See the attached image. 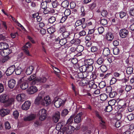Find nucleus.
I'll use <instances>...</instances> for the list:
<instances>
[{
    "label": "nucleus",
    "mask_w": 134,
    "mask_h": 134,
    "mask_svg": "<svg viewBox=\"0 0 134 134\" xmlns=\"http://www.w3.org/2000/svg\"><path fill=\"white\" fill-rule=\"evenodd\" d=\"M127 118L128 119L130 120L131 121L134 118V116L133 114H131L128 115L127 116Z\"/></svg>",
    "instance_id": "obj_54"
},
{
    "label": "nucleus",
    "mask_w": 134,
    "mask_h": 134,
    "mask_svg": "<svg viewBox=\"0 0 134 134\" xmlns=\"http://www.w3.org/2000/svg\"><path fill=\"white\" fill-rule=\"evenodd\" d=\"M100 1L99 0H96L93 3L89 5L90 8L92 10L95 8L97 5H99Z\"/></svg>",
    "instance_id": "obj_20"
},
{
    "label": "nucleus",
    "mask_w": 134,
    "mask_h": 134,
    "mask_svg": "<svg viewBox=\"0 0 134 134\" xmlns=\"http://www.w3.org/2000/svg\"><path fill=\"white\" fill-rule=\"evenodd\" d=\"M90 72L88 73L86 71L83 72V78H86L87 79H90Z\"/></svg>",
    "instance_id": "obj_42"
},
{
    "label": "nucleus",
    "mask_w": 134,
    "mask_h": 134,
    "mask_svg": "<svg viewBox=\"0 0 134 134\" xmlns=\"http://www.w3.org/2000/svg\"><path fill=\"white\" fill-rule=\"evenodd\" d=\"M133 68L131 67H128L126 70V72L127 74H131L132 72Z\"/></svg>",
    "instance_id": "obj_45"
},
{
    "label": "nucleus",
    "mask_w": 134,
    "mask_h": 134,
    "mask_svg": "<svg viewBox=\"0 0 134 134\" xmlns=\"http://www.w3.org/2000/svg\"><path fill=\"white\" fill-rule=\"evenodd\" d=\"M87 67V71L89 72L92 71L93 69V66L92 65H86Z\"/></svg>",
    "instance_id": "obj_50"
},
{
    "label": "nucleus",
    "mask_w": 134,
    "mask_h": 134,
    "mask_svg": "<svg viewBox=\"0 0 134 134\" xmlns=\"http://www.w3.org/2000/svg\"><path fill=\"white\" fill-rule=\"evenodd\" d=\"M112 88L111 87H108L106 89V91L107 93H109V96L110 98L114 97L117 95V93L115 91H111Z\"/></svg>",
    "instance_id": "obj_8"
},
{
    "label": "nucleus",
    "mask_w": 134,
    "mask_h": 134,
    "mask_svg": "<svg viewBox=\"0 0 134 134\" xmlns=\"http://www.w3.org/2000/svg\"><path fill=\"white\" fill-rule=\"evenodd\" d=\"M110 53L109 49L108 48H105L103 50V55L104 57H107L109 55Z\"/></svg>",
    "instance_id": "obj_27"
},
{
    "label": "nucleus",
    "mask_w": 134,
    "mask_h": 134,
    "mask_svg": "<svg viewBox=\"0 0 134 134\" xmlns=\"http://www.w3.org/2000/svg\"><path fill=\"white\" fill-rule=\"evenodd\" d=\"M36 117V115L34 114H31L27 116H25L23 119L25 121H31L34 119Z\"/></svg>",
    "instance_id": "obj_18"
},
{
    "label": "nucleus",
    "mask_w": 134,
    "mask_h": 134,
    "mask_svg": "<svg viewBox=\"0 0 134 134\" xmlns=\"http://www.w3.org/2000/svg\"><path fill=\"white\" fill-rule=\"evenodd\" d=\"M76 48V51L80 54V55H81V52H82L84 49L83 47L81 45H79Z\"/></svg>",
    "instance_id": "obj_29"
},
{
    "label": "nucleus",
    "mask_w": 134,
    "mask_h": 134,
    "mask_svg": "<svg viewBox=\"0 0 134 134\" xmlns=\"http://www.w3.org/2000/svg\"><path fill=\"white\" fill-rule=\"evenodd\" d=\"M55 107L59 108L64 104V101L63 100L60 98H55L53 100Z\"/></svg>",
    "instance_id": "obj_4"
},
{
    "label": "nucleus",
    "mask_w": 134,
    "mask_h": 134,
    "mask_svg": "<svg viewBox=\"0 0 134 134\" xmlns=\"http://www.w3.org/2000/svg\"><path fill=\"white\" fill-rule=\"evenodd\" d=\"M119 48L117 47H115L113 49V53L115 55L118 54L119 53Z\"/></svg>",
    "instance_id": "obj_48"
},
{
    "label": "nucleus",
    "mask_w": 134,
    "mask_h": 134,
    "mask_svg": "<svg viewBox=\"0 0 134 134\" xmlns=\"http://www.w3.org/2000/svg\"><path fill=\"white\" fill-rule=\"evenodd\" d=\"M96 115L99 119L100 126L103 128L105 129L106 127V123L105 119L100 116L99 113L97 111L96 112Z\"/></svg>",
    "instance_id": "obj_2"
},
{
    "label": "nucleus",
    "mask_w": 134,
    "mask_h": 134,
    "mask_svg": "<svg viewBox=\"0 0 134 134\" xmlns=\"http://www.w3.org/2000/svg\"><path fill=\"white\" fill-rule=\"evenodd\" d=\"M9 96L5 94H2L0 96V101L2 103H6L8 99Z\"/></svg>",
    "instance_id": "obj_15"
},
{
    "label": "nucleus",
    "mask_w": 134,
    "mask_h": 134,
    "mask_svg": "<svg viewBox=\"0 0 134 134\" xmlns=\"http://www.w3.org/2000/svg\"><path fill=\"white\" fill-rule=\"evenodd\" d=\"M69 5V2L68 1L66 0L63 1L62 3V7L64 8H67Z\"/></svg>",
    "instance_id": "obj_34"
},
{
    "label": "nucleus",
    "mask_w": 134,
    "mask_h": 134,
    "mask_svg": "<svg viewBox=\"0 0 134 134\" xmlns=\"http://www.w3.org/2000/svg\"><path fill=\"white\" fill-rule=\"evenodd\" d=\"M47 3L49 2H46V1L42 2L41 4V7L43 9H45L46 8H47Z\"/></svg>",
    "instance_id": "obj_41"
},
{
    "label": "nucleus",
    "mask_w": 134,
    "mask_h": 134,
    "mask_svg": "<svg viewBox=\"0 0 134 134\" xmlns=\"http://www.w3.org/2000/svg\"><path fill=\"white\" fill-rule=\"evenodd\" d=\"M75 129L74 127L71 125L63 128V130H64L65 132L67 134H71Z\"/></svg>",
    "instance_id": "obj_7"
},
{
    "label": "nucleus",
    "mask_w": 134,
    "mask_h": 134,
    "mask_svg": "<svg viewBox=\"0 0 134 134\" xmlns=\"http://www.w3.org/2000/svg\"><path fill=\"white\" fill-rule=\"evenodd\" d=\"M25 95L24 93H21L17 95L16 99L18 102H22L25 99Z\"/></svg>",
    "instance_id": "obj_14"
},
{
    "label": "nucleus",
    "mask_w": 134,
    "mask_h": 134,
    "mask_svg": "<svg viewBox=\"0 0 134 134\" xmlns=\"http://www.w3.org/2000/svg\"><path fill=\"white\" fill-rule=\"evenodd\" d=\"M129 13L131 15L134 16V8H132L130 9Z\"/></svg>",
    "instance_id": "obj_64"
},
{
    "label": "nucleus",
    "mask_w": 134,
    "mask_h": 134,
    "mask_svg": "<svg viewBox=\"0 0 134 134\" xmlns=\"http://www.w3.org/2000/svg\"><path fill=\"white\" fill-rule=\"evenodd\" d=\"M10 112V109H8L2 108L0 110V114L2 116H4L9 114Z\"/></svg>",
    "instance_id": "obj_12"
},
{
    "label": "nucleus",
    "mask_w": 134,
    "mask_h": 134,
    "mask_svg": "<svg viewBox=\"0 0 134 134\" xmlns=\"http://www.w3.org/2000/svg\"><path fill=\"white\" fill-rule=\"evenodd\" d=\"M112 109L111 106V105H109L106 107L105 111L107 112H110L112 110Z\"/></svg>",
    "instance_id": "obj_53"
},
{
    "label": "nucleus",
    "mask_w": 134,
    "mask_h": 134,
    "mask_svg": "<svg viewBox=\"0 0 134 134\" xmlns=\"http://www.w3.org/2000/svg\"><path fill=\"white\" fill-rule=\"evenodd\" d=\"M100 69L102 72H105L107 70V68L106 65H102L100 67Z\"/></svg>",
    "instance_id": "obj_40"
},
{
    "label": "nucleus",
    "mask_w": 134,
    "mask_h": 134,
    "mask_svg": "<svg viewBox=\"0 0 134 134\" xmlns=\"http://www.w3.org/2000/svg\"><path fill=\"white\" fill-rule=\"evenodd\" d=\"M10 53V51L8 48L3 49L0 52L2 56H6L9 54Z\"/></svg>",
    "instance_id": "obj_23"
},
{
    "label": "nucleus",
    "mask_w": 134,
    "mask_h": 134,
    "mask_svg": "<svg viewBox=\"0 0 134 134\" xmlns=\"http://www.w3.org/2000/svg\"><path fill=\"white\" fill-rule=\"evenodd\" d=\"M31 45V43L29 42H28L25 45L23 46V48L27 49L29 48H30Z\"/></svg>",
    "instance_id": "obj_47"
},
{
    "label": "nucleus",
    "mask_w": 134,
    "mask_h": 134,
    "mask_svg": "<svg viewBox=\"0 0 134 134\" xmlns=\"http://www.w3.org/2000/svg\"><path fill=\"white\" fill-rule=\"evenodd\" d=\"M82 113L81 112L75 116L74 119V122L76 123H79L81 121V117L82 115Z\"/></svg>",
    "instance_id": "obj_17"
},
{
    "label": "nucleus",
    "mask_w": 134,
    "mask_h": 134,
    "mask_svg": "<svg viewBox=\"0 0 134 134\" xmlns=\"http://www.w3.org/2000/svg\"><path fill=\"white\" fill-rule=\"evenodd\" d=\"M79 69L81 72H83L87 70L86 65L85 64L81 66L79 68Z\"/></svg>",
    "instance_id": "obj_37"
},
{
    "label": "nucleus",
    "mask_w": 134,
    "mask_h": 134,
    "mask_svg": "<svg viewBox=\"0 0 134 134\" xmlns=\"http://www.w3.org/2000/svg\"><path fill=\"white\" fill-rule=\"evenodd\" d=\"M98 30L99 34H102L104 31V27H98Z\"/></svg>",
    "instance_id": "obj_63"
},
{
    "label": "nucleus",
    "mask_w": 134,
    "mask_h": 134,
    "mask_svg": "<svg viewBox=\"0 0 134 134\" xmlns=\"http://www.w3.org/2000/svg\"><path fill=\"white\" fill-rule=\"evenodd\" d=\"M100 99L103 101L106 100L107 98V96L105 94H100Z\"/></svg>",
    "instance_id": "obj_44"
},
{
    "label": "nucleus",
    "mask_w": 134,
    "mask_h": 134,
    "mask_svg": "<svg viewBox=\"0 0 134 134\" xmlns=\"http://www.w3.org/2000/svg\"><path fill=\"white\" fill-rule=\"evenodd\" d=\"M61 18L60 19V22L63 23L64 22L66 19H67V17L66 16H60Z\"/></svg>",
    "instance_id": "obj_62"
},
{
    "label": "nucleus",
    "mask_w": 134,
    "mask_h": 134,
    "mask_svg": "<svg viewBox=\"0 0 134 134\" xmlns=\"http://www.w3.org/2000/svg\"><path fill=\"white\" fill-rule=\"evenodd\" d=\"M14 102V99L13 98H9L8 97V99L6 103L7 105V106H9L13 104Z\"/></svg>",
    "instance_id": "obj_28"
},
{
    "label": "nucleus",
    "mask_w": 134,
    "mask_h": 134,
    "mask_svg": "<svg viewBox=\"0 0 134 134\" xmlns=\"http://www.w3.org/2000/svg\"><path fill=\"white\" fill-rule=\"evenodd\" d=\"M47 80V79L44 76L41 77H38L35 80V81H32V84H34L36 83V81L40 83H44Z\"/></svg>",
    "instance_id": "obj_10"
},
{
    "label": "nucleus",
    "mask_w": 134,
    "mask_h": 134,
    "mask_svg": "<svg viewBox=\"0 0 134 134\" xmlns=\"http://www.w3.org/2000/svg\"><path fill=\"white\" fill-rule=\"evenodd\" d=\"M88 83V81L85 79H83L79 82V85L81 86H86Z\"/></svg>",
    "instance_id": "obj_33"
},
{
    "label": "nucleus",
    "mask_w": 134,
    "mask_h": 134,
    "mask_svg": "<svg viewBox=\"0 0 134 134\" xmlns=\"http://www.w3.org/2000/svg\"><path fill=\"white\" fill-rule=\"evenodd\" d=\"M127 15L126 12H125L121 11L120 13V16L121 18H123Z\"/></svg>",
    "instance_id": "obj_58"
},
{
    "label": "nucleus",
    "mask_w": 134,
    "mask_h": 134,
    "mask_svg": "<svg viewBox=\"0 0 134 134\" xmlns=\"http://www.w3.org/2000/svg\"><path fill=\"white\" fill-rule=\"evenodd\" d=\"M69 35V32L67 31H64L62 34V36L63 37H64V38H66V37H68Z\"/></svg>",
    "instance_id": "obj_52"
},
{
    "label": "nucleus",
    "mask_w": 134,
    "mask_h": 134,
    "mask_svg": "<svg viewBox=\"0 0 134 134\" xmlns=\"http://www.w3.org/2000/svg\"><path fill=\"white\" fill-rule=\"evenodd\" d=\"M85 63L86 65H92L94 63L93 60L92 59H87L85 61Z\"/></svg>",
    "instance_id": "obj_31"
},
{
    "label": "nucleus",
    "mask_w": 134,
    "mask_h": 134,
    "mask_svg": "<svg viewBox=\"0 0 134 134\" xmlns=\"http://www.w3.org/2000/svg\"><path fill=\"white\" fill-rule=\"evenodd\" d=\"M85 21V19L84 18H82L81 19L77 20L75 23V25L77 27L80 26L83 23H84Z\"/></svg>",
    "instance_id": "obj_26"
},
{
    "label": "nucleus",
    "mask_w": 134,
    "mask_h": 134,
    "mask_svg": "<svg viewBox=\"0 0 134 134\" xmlns=\"http://www.w3.org/2000/svg\"><path fill=\"white\" fill-rule=\"evenodd\" d=\"M41 44L42 46V50L45 53L46 52L47 46L43 42H42Z\"/></svg>",
    "instance_id": "obj_59"
},
{
    "label": "nucleus",
    "mask_w": 134,
    "mask_h": 134,
    "mask_svg": "<svg viewBox=\"0 0 134 134\" xmlns=\"http://www.w3.org/2000/svg\"><path fill=\"white\" fill-rule=\"evenodd\" d=\"M114 36L113 34L111 32L107 33L105 35V38L108 41H111L113 40L114 38Z\"/></svg>",
    "instance_id": "obj_22"
},
{
    "label": "nucleus",
    "mask_w": 134,
    "mask_h": 134,
    "mask_svg": "<svg viewBox=\"0 0 134 134\" xmlns=\"http://www.w3.org/2000/svg\"><path fill=\"white\" fill-rule=\"evenodd\" d=\"M98 48L97 46H92L91 48V52L92 53L96 52L98 51Z\"/></svg>",
    "instance_id": "obj_38"
},
{
    "label": "nucleus",
    "mask_w": 134,
    "mask_h": 134,
    "mask_svg": "<svg viewBox=\"0 0 134 134\" xmlns=\"http://www.w3.org/2000/svg\"><path fill=\"white\" fill-rule=\"evenodd\" d=\"M23 71V69L20 67L18 66L15 69V74L17 75H19Z\"/></svg>",
    "instance_id": "obj_30"
},
{
    "label": "nucleus",
    "mask_w": 134,
    "mask_h": 134,
    "mask_svg": "<svg viewBox=\"0 0 134 134\" xmlns=\"http://www.w3.org/2000/svg\"><path fill=\"white\" fill-rule=\"evenodd\" d=\"M86 43V48H89L91 47L92 45V43L91 41H85Z\"/></svg>",
    "instance_id": "obj_55"
},
{
    "label": "nucleus",
    "mask_w": 134,
    "mask_h": 134,
    "mask_svg": "<svg viewBox=\"0 0 134 134\" xmlns=\"http://www.w3.org/2000/svg\"><path fill=\"white\" fill-rule=\"evenodd\" d=\"M119 34L120 37L125 38L128 36L129 31L125 29H122L120 30Z\"/></svg>",
    "instance_id": "obj_11"
},
{
    "label": "nucleus",
    "mask_w": 134,
    "mask_h": 134,
    "mask_svg": "<svg viewBox=\"0 0 134 134\" xmlns=\"http://www.w3.org/2000/svg\"><path fill=\"white\" fill-rule=\"evenodd\" d=\"M49 3L51 2L53 8H55L59 5L58 2L56 0H48Z\"/></svg>",
    "instance_id": "obj_24"
},
{
    "label": "nucleus",
    "mask_w": 134,
    "mask_h": 134,
    "mask_svg": "<svg viewBox=\"0 0 134 134\" xmlns=\"http://www.w3.org/2000/svg\"><path fill=\"white\" fill-rule=\"evenodd\" d=\"M106 84L105 82L104 81H102L100 82L99 85V87L102 88L105 87Z\"/></svg>",
    "instance_id": "obj_61"
},
{
    "label": "nucleus",
    "mask_w": 134,
    "mask_h": 134,
    "mask_svg": "<svg viewBox=\"0 0 134 134\" xmlns=\"http://www.w3.org/2000/svg\"><path fill=\"white\" fill-rule=\"evenodd\" d=\"M37 88L35 86L30 87L27 90V91L28 94H32L37 91Z\"/></svg>",
    "instance_id": "obj_16"
},
{
    "label": "nucleus",
    "mask_w": 134,
    "mask_h": 134,
    "mask_svg": "<svg viewBox=\"0 0 134 134\" xmlns=\"http://www.w3.org/2000/svg\"><path fill=\"white\" fill-rule=\"evenodd\" d=\"M64 13V15L68 17L71 14V11L69 9H65Z\"/></svg>",
    "instance_id": "obj_49"
},
{
    "label": "nucleus",
    "mask_w": 134,
    "mask_h": 134,
    "mask_svg": "<svg viewBox=\"0 0 134 134\" xmlns=\"http://www.w3.org/2000/svg\"><path fill=\"white\" fill-rule=\"evenodd\" d=\"M67 42V39L65 38L61 39L59 41V43L62 46L65 44Z\"/></svg>",
    "instance_id": "obj_35"
},
{
    "label": "nucleus",
    "mask_w": 134,
    "mask_h": 134,
    "mask_svg": "<svg viewBox=\"0 0 134 134\" xmlns=\"http://www.w3.org/2000/svg\"><path fill=\"white\" fill-rule=\"evenodd\" d=\"M16 81L13 79H11L8 81V86L10 88H13L15 85Z\"/></svg>",
    "instance_id": "obj_21"
},
{
    "label": "nucleus",
    "mask_w": 134,
    "mask_h": 134,
    "mask_svg": "<svg viewBox=\"0 0 134 134\" xmlns=\"http://www.w3.org/2000/svg\"><path fill=\"white\" fill-rule=\"evenodd\" d=\"M47 31L50 34L54 33L55 31L54 26H53L48 28Z\"/></svg>",
    "instance_id": "obj_32"
},
{
    "label": "nucleus",
    "mask_w": 134,
    "mask_h": 134,
    "mask_svg": "<svg viewBox=\"0 0 134 134\" xmlns=\"http://www.w3.org/2000/svg\"><path fill=\"white\" fill-rule=\"evenodd\" d=\"M21 78L18 81V83L20 84V87L23 90H25L28 87V85L27 83L26 82V81L24 80L23 81H21Z\"/></svg>",
    "instance_id": "obj_6"
},
{
    "label": "nucleus",
    "mask_w": 134,
    "mask_h": 134,
    "mask_svg": "<svg viewBox=\"0 0 134 134\" xmlns=\"http://www.w3.org/2000/svg\"><path fill=\"white\" fill-rule=\"evenodd\" d=\"M104 61V59L102 57L99 58L97 61V63L99 65L101 64Z\"/></svg>",
    "instance_id": "obj_51"
},
{
    "label": "nucleus",
    "mask_w": 134,
    "mask_h": 134,
    "mask_svg": "<svg viewBox=\"0 0 134 134\" xmlns=\"http://www.w3.org/2000/svg\"><path fill=\"white\" fill-rule=\"evenodd\" d=\"M90 79L91 80H93L96 79L97 77V75L94 72L92 73H90Z\"/></svg>",
    "instance_id": "obj_39"
},
{
    "label": "nucleus",
    "mask_w": 134,
    "mask_h": 134,
    "mask_svg": "<svg viewBox=\"0 0 134 134\" xmlns=\"http://www.w3.org/2000/svg\"><path fill=\"white\" fill-rule=\"evenodd\" d=\"M74 118V116L73 115H72L71 116L68 120L67 121L66 124H72L73 122Z\"/></svg>",
    "instance_id": "obj_46"
},
{
    "label": "nucleus",
    "mask_w": 134,
    "mask_h": 134,
    "mask_svg": "<svg viewBox=\"0 0 134 134\" xmlns=\"http://www.w3.org/2000/svg\"><path fill=\"white\" fill-rule=\"evenodd\" d=\"M107 21L105 19H102L100 21V24L103 25H106L107 24Z\"/></svg>",
    "instance_id": "obj_57"
},
{
    "label": "nucleus",
    "mask_w": 134,
    "mask_h": 134,
    "mask_svg": "<svg viewBox=\"0 0 134 134\" xmlns=\"http://www.w3.org/2000/svg\"><path fill=\"white\" fill-rule=\"evenodd\" d=\"M40 120L41 121L44 120L47 117V111L43 108L40 110L38 113Z\"/></svg>",
    "instance_id": "obj_3"
},
{
    "label": "nucleus",
    "mask_w": 134,
    "mask_h": 134,
    "mask_svg": "<svg viewBox=\"0 0 134 134\" xmlns=\"http://www.w3.org/2000/svg\"><path fill=\"white\" fill-rule=\"evenodd\" d=\"M31 105L30 102L29 101H26L22 105L21 108L23 110H26L29 109Z\"/></svg>",
    "instance_id": "obj_13"
},
{
    "label": "nucleus",
    "mask_w": 134,
    "mask_h": 134,
    "mask_svg": "<svg viewBox=\"0 0 134 134\" xmlns=\"http://www.w3.org/2000/svg\"><path fill=\"white\" fill-rule=\"evenodd\" d=\"M15 67L14 65H13L9 67L6 71V74L7 76H9L12 74L15 71Z\"/></svg>",
    "instance_id": "obj_9"
},
{
    "label": "nucleus",
    "mask_w": 134,
    "mask_h": 134,
    "mask_svg": "<svg viewBox=\"0 0 134 134\" xmlns=\"http://www.w3.org/2000/svg\"><path fill=\"white\" fill-rule=\"evenodd\" d=\"M51 102V100L49 96H47L42 98V97L39 95L35 99V103L37 104H41L43 105L47 106L50 104Z\"/></svg>",
    "instance_id": "obj_1"
},
{
    "label": "nucleus",
    "mask_w": 134,
    "mask_h": 134,
    "mask_svg": "<svg viewBox=\"0 0 134 134\" xmlns=\"http://www.w3.org/2000/svg\"><path fill=\"white\" fill-rule=\"evenodd\" d=\"M60 113L58 111L56 112L53 116V121L55 122H57L60 119Z\"/></svg>",
    "instance_id": "obj_19"
},
{
    "label": "nucleus",
    "mask_w": 134,
    "mask_h": 134,
    "mask_svg": "<svg viewBox=\"0 0 134 134\" xmlns=\"http://www.w3.org/2000/svg\"><path fill=\"white\" fill-rule=\"evenodd\" d=\"M36 76L35 74L32 75L29 77H27V76L24 75L21 78V81H23L24 80L26 81L27 82H29L30 81H32L36 78Z\"/></svg>",
    "instance_id": "obj_5"
},
{
    "label": "nucleus",
    "mask_w": 134,
    "mask_h": 134,
    "mask_svg": "<svg viewBox=\"0 0 134 134\" xmlns=\"http://www.w3.org/2000/svg\"><path fill=\"white\" fill-rule=\"evenodd\" d=\"M19 113L17 110L14 111L13 113V117L15 119H17L19 116Z\"/></svg>",
    "instance_id": "obj_36"
},
{
    "label": "nucleus",
    "mask_w": 134,
    "mask_h": 134,
    "mask_svg": "<svg viewBox=\"0 0 134 134\" xmlns=\"http://www.w3.org/2000/svg\"><path fill=\"white\" fill-rule=\"evenodd\" d=\"M69 111L68 109H65L62 110L61 112L62 116L64 117L68 113Z\"/></svg>",
    "instance_id": "obj_43"
},
{
    "label": "nucleus",
    "mask_w": 134,
    "mask_h": 134,
    "mask_svg": "<svg viewBox=\"0 0 134 134\" xmlns=\"http://www.w3.org/2000/svg\"><path fill=\"white\" fill-rule=\"evenodd\" d=\"M55 18L54 16L51 17L48 19V21L50 23H53L55 21Z\"/></svg>",
    "instance_id": "obj_56"
},
{
    "label": "nucleus",
    "mask_w": 134,
    "mask_h": 134,
    "mask_svg": "<svg viewBox=\"0 0 134 134\" xmlns=\"http://www.w3.org/2000/svg\"><path fill=\"white\" fill-rule=\"evenodd\" d=\"M5 127L6 129H9L11 126L9 123L8 121H6L5 123Z\"/></svg>",
    "instance_id": "obj_60"
},
{
    "label": "nucleus",
    "mask_w": 134,
    "mask_h": 134,
    "mask_svg": "<svg viewBox=\"0 0 134 134\" xmlns=\"http://www.w3.org/2000/svg\"><path fill=\"white\" fill-rule=\"evenodd\" d=\"M34 70V68L32 66H30L26 69L25 72L27 75L31 74Z\"/></svg>",
    "instance_id": "obj_25"
}]
</instances>
